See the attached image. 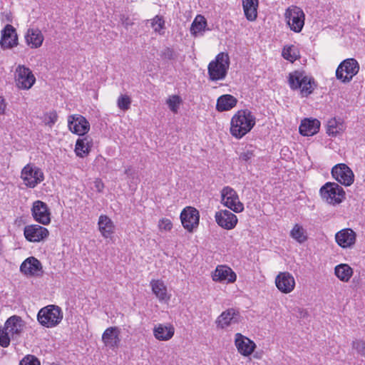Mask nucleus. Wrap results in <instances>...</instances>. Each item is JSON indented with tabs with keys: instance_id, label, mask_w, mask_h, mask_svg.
<instances>
[{
	"instance_id": "1",
	"label": "nucleus",
	"mask_w": 365,
	"mask_h": 365,
	"mask_svg": "<svg viewBox=\"0 0 365 365\" xmlns=\"http://www.w3.org/2000/svg\"><path fill=\"white\" fill-rule=\"evenodd\" d=\"M255 125V117L248 109L238 110L232 118L230 133L237 139L249 133Z\"/></svg>"
},
{
	"instance_id": "2",
	"label": "nucleus",
	"mask_w": 365,
	"mask_h": 365,
	"mask_svg": "<svg viewBox=\"0 0 365 365\" xmlns=\"http://www.w3.org/2000/svg\"><path fill=\"white\" fill-rule=\"evenodd\" d=\"M25 327V322L21 317L14 315L10 317L5 322L4 326H0V345L8 347L10 341H17Z\"/></svg>"
},
{
	"instance_id": "3",
	"label": "nucleus",
	"mask_w": 365,
	"mask_h": 365,
	"mask_svg": "<svg viewBox=\"0 0 365 365\" xmlns=\"http://www.w3.org/2000/svg\"><path fill=\"white\" fill-rule=\"evenodd\" d=\"M288 82L292 90L300 89L302 97H307L314 91V80L303 71H295L289 75Z\"/></svg>"
},
{
	"instance_id": "4",
	"label": "nucleus",
	"mask_w": 365,
	"mask_h": 365,
	"mask_svg": "<svg viewBox=\"0 0 365 365\" xmlns=\"http://www.w3.org/2000/svg\"><path fill=\"white\" fill-rule=\"evenodd\" d=\"M230 66V58L227 53H218L215 60L212 61L208 66L209 78L212 81H217L225 78Z\"/></svg>"
},
{
	"instance_id": "5",
	"label": "nucleus",
	"mask_w": 365,
	"mask_h": 365,
	"mask_svg": "<svg viewBox=\"0 0 365 365\" xmlns=\"http://www.w3.org/2000/svg\"><path fill=\"white\" fill-rule=\"evenodd\" d=\"M37 319L42 326L48 328L53 327L61 322L63 312L58 306L48 305L39 310Z\"/></svg>"
},
{
	"instance_id": "6",
	"label": "nucleus",
	"mask_w": 365,
	"mask_h": 365,
	"mask_svg": "<svg viewBox=\"0 0 365 365\" xmlns=\"http://www.w3.org/2000/svg\"><path fill=\"white\" fill-rule=\"evenodd\" d=\"M359 64L354 58H347L343 61L336 71L337 79L343 83H348L358 73Z\"/></svg>"
},
{
	"instance_id": "7",
	"label": "nucleus",
	"mask_w": 365,
	"mask_h": 365,
	"mask_svg": "<svg viewBox=\"0 0 365 365\" xmlns=\"http://www.w3.org/2000/svg\"><path fill=\"white\" fill-rule=\"evenodd\" d=\"M21 179L26 187L34 188L44 180V175L40 168L32 164H27L21 170Z\"/></svg>"
},
{
	"instance_id": "8",
	"label": "nucleus",
	"mask_w": 365,
	"mask_h": 365,
	"mask_svg": "<svg viewBox=\"0 0 365 365\" xmlns=\"http://www.w3.org/2000/svg\"><path fill=\"white\" fill-rule=\"evenodd\" d=\"M322 197L329 204H338L342 201L345 192L343 188L335 182H327L320 189Z\"/></svg>"
},
{
	"instance_id": "9",
	"label": "nucleus",
	"mask_w": 365,
	"mask_h": 365,
	"mask_svg": "<svg viewBox=\"0 0 365 365\" xmlns=\"http://www.w3.org/2000/svg\"><path fill=\"white\" fill-rule=\"evenodd\" d=\"M221 202L235 212H241L244 210L237 192L229 186L223 187L221 191Z\"/></svg>"
},
{
	"instance_id": "10",
	"label": "nucleus",
	"mask_w": 365,
	"mask_h": 365,
	"mask_svg": "<svg viewBox=\"0 0 365 365\" xmlns=\"http://www.w3.org/2000/svg\"><path fill=\"white\" fill-rule=\"evenodd\" d=\"M285 17L290 29L294 32H300L304 24V14L297 7L292 6L287 9Z\"/></svg>"
},
{
	"instance_id": "11",
	"label": "nucleus",
	"mask_w": 365,
	"mask_h": 365,
	"mask_svg": "<svg viewBox=\"0 0 365 365\" xmlns=\"http://www.w3.org/2000/svg\"><path fill=\"white\" fill-rule=\"evenodd\" d=\"M332 177L341 185H351L354 182L352 170L344 163L337 164L331 170Z\"/></svg>"
},
{
	"instance_id": "12",
	"label": "nucleus",
	"mask_w": 365,
	"mask_h": 365,
	"mask_svg": "<svg viewBox=\"0 0 365 365\" xmlns=\"http://www.w3.org/2000/svg\"><path fill=\"white\" fill-rule=\"evenodd\" d=\"M31 214L34 219L42 225H46L51 222L50 210L47 204L41 200L34 202Z\"/></svg>"
},
{
	"instance_id": "13",
	"label": "nucleus",
	"mask_w": 365,
	"mask_h": 365,
	"mask_svg": "<svg viewBox=\"0 0 365 365\" xmlns=\"http://www.w3.org/2000/svg\"><path fill=\"white\" fill-rule=\"evenodd\" d=\"M16 83L19 88L29 89L36 81L31 71L24 66H19L16 70Z\"/></svg>"
},
{
	"instance_id": "14",
	"label": "nucleus",
	"mask_w": 365,
	"mask_h": 365,
	"mask_svg": "<svg viewBox=\"0 0 365 365\" xmlns=\"http://www.w3.org/2000/svg\"><path fill=\"white\" fill-rule=\"evenodd\" d=\"M199 212L193 207L185 208L180 214V220L182 226L189 232L197 227L199 224Z\"/></svg>"
},
{
	"instance_id": "15",
	"label": "nucleus",
	"mask_w": 365,
	"mask_h": 365,
	"mask_svg": "<svg viewBox=\"0 0 365 365\" xmlns=\"http://www.w3.org/2000/svg\"><path fill=\"white\" fill-rule=\"evenodd\" d=\"M69 130L78 135H83L88 132L90 124L88 121L81 115H71L68 119Z\"/></svg>"
},
{
	"instance_id": "16",
	"label": "nucleus",
	"mask_w": 365,
	"mask_h": 365,
	"mask_svg": "<svg viewBox=\"0 0 365 365\" xmlns=\"http://www.w3.org/2000/svg\"><path fill=\"white\" fill-rule=\"evenodd\" d=\"M277 289L284 294L292 292L295 287V280L292 274L287 272H279L275 279Z\"/></svg>"
},
{
	"instance_id": "17",
	"label": "nucleus",
	"mask_w": 365,
	"mask_h": 365,
	"mask_svg": "<svg viewBox=\"0 0 365 365\" xmlns=\"http://www.w3.org/2000/svg\"><path fill=\"white\" fill-rule=\"evenodd\" d=\"M48 235V230L38 225H27L24 227V236L29 242H40Z\"/></svg>"
},
{
	"instance_id": "18",
	"label": "nucleus",
	"mask_w": 365,
	"mask_h": 365,
	"mask_svg": "<svg viewBox=\"0 0 365 365\" xmlns=\"http://www.w3.org/2000/svg\"><path fill=\"white\" fill-rule=\"evenodd\" d=\"M17 44L18 36L16 29L11 24L6 25L1 31V47L3 49L11 48Z\"/></svg>"
},
{
	"instance_id": "19",
	"label": "nucleus",
	"mask_w": 365,
	"mask_h": 365,
	"mask_svg": "<svg viewBox=\"0 0 365 365\" xmlns=\"http://www.w3.org/2000/svg\"><path fill=\"white\" fill-rule=\"evenodd\" d=\"M120 334V331L118 327H108L102 335V341L106 346L115 350L119 347L121 341Z\"/></svg>"
},
{
	"instance_id": "20",
	"label": "nucleus",
	"mask_w": 365,
	"mask_h": 365,
	"mask_svg": "<svg viewBox=\"0 0 365 365\" xmlns=\"http://www.w3.org/2000/svg\"><path fill=\"white\" fill-rule=\"evenodd\" d=\"M215 218L217 225L225 230L233 229L237 223V216L227 210L217 212Z\"/></svg>"
},
{
	"instance_id": "21",
	"label": "nucleus",
	"mask_w": 365,
	"mask_h": 365,
	"mask_svg": "<svg viewBox=\"0 0 365 365\" xmlns=\"http://www.w3.org/2000/svg\"><path fill=\"white\" fill-rule=\"evenodd\" d=\"M236 278V274L226 265H218L212 274V279L218 282L233 283Z\"/></svg>"
},
{
	"instance_id": "22",
	"label": "nucleus",
	"mask_w": 365,
	"mask_h": 365,
	"mask_svg": "<svg viewBox=\"0 0 365 365\" xmlns=\"http://www.w3.org/2000/svg\"><path fill=\"white\" fill-rule=\"evenodd\" d=\"M235 344L239 353L245 356L251 355L256 347L253 341L240 333H237L235 334Z\"/></svg>"
},
{
	"instance_id": "23",
	"label": "nucleus",
	"mask_w": 365,
	"mask_h": 365,
	"mask_svg": "<svg viewBox=\"0 0 365 365\" xmlns=\"http://www.w3.org/2000/svg\"><path fill=\"white\" fill-rule=\"evenodd\" d=\"M356 235L351 228L343 229L335 235L336 243L342 248L352 247L356 242Z\"/></svg>"
},
{
	"instance_id": "24",
	"label": "nucleus",
	"mask_w": 365,
	"mask_h": 365,
	"mask_svg": "<svg viewBox=\"0 0 365 365\" xmlns=\"http://www.w3.org/2000/svg\"><path fill=\"white\" fill-rule=\"evenodd\" d=\"M42 266L37 259L31 257L24 260L20 266V271L27 275H38L41 271Z\"/></svg>"
},
{
	"instance_id": "25",
	"label": "nucleus",
	"mask_w": 365,
	"mask_h": 365,
	"mask_svg": "<svg viewBox=\"0 0 365 365\" xmlns=\"http://www.w3.org/2000/svg\"><path fill=\"white\" fill-rule=\"evenodd\" d=\"M239 314L233 309L223 312L217 319L216 323L219 328L225 329L227 327L238 322Z\"/></svg>"
},
{
	"instance_id": "26",
	"label": "nucleus",
	"mask_w": 365,
	"mask_h": 365,
	"mask_svg": "<svg viewBox=\"0 0 365 365\" xmlns=\"http://www.w3.org/2000/svg\"><path fill=\"white\" fill-rule=\"evenodd\" d=\"M320 128V122L317 119L305 118L299 125V133L304 136H311L316 134Z\"/></svg>"
},
{
	"instance_id": "27",
	"label": "nucleus",
	"mask_w": 365,
	"mask_h": 365,
	"mask_svg": "<svg viewBox=\"0 0 365 365\" xmlns=\"http://www.w3.org/2000/svg\"><path fill=\"white\" fill-rule=\"evenodd\" d=\"M26 43L32 48H39L43 41V36L38 29H29L25 36Z\"/></svg>"
},
{
	"instance_id": "28",
	"label": "nucleus",
	"mask_w": 365,
	"mask_h": 365,
	"mask_svg": "<svg viewBox=\"0 0 365 365\" xmlns=\"http://www.w3.org/2000/svg\"><path fill=\"white\" fill-rule=\"evenodd\" d=\"M175 329L171 325L157 324L153 329L155 337L160 341H167L173 337Z\"/></svg>"
},
{
	"instance_id": "29",
	"label": "nucleus",
	"mask_w": 365,
	"mask_h": 365,
	"mask_svg": "<svg viewBox=\"0 0 365 365\" xmlns=\"http://www.w3.org/2000/svg\"><path fill=\"white\" fill-rule=\"evenodd\" d=\"M259 0H242L245 16L248 21H253L257 16Z\"/></svg>"
},
{
	"instance_id": "30",
	"label": "nucleus",
	"mask_w": 365,
	"mask_h": 365,
	"mask_svg": "<svg viewBox=\"0 0 365 365\" xmlns=\"http://www.w3.org/2000/svg\"><path fill=\"white\" fill-rule=\"evenodd\" d=\"M237 103L235 97L230 94L220 96L217 101L216 108L218 111H226L233 108Z\"/></svg>"
},
{
	"instance_id": "31",
	"label": "nucleus",
	"mask_w": 365,
	"mask_h": 365,
	"mask_svg": "<svg viewBox=\"0 0 365 365\" xmlns=\"http://www.w3.org/2000/svg\"><path fill=\"white\" fill-rule=\"evenodd\" d=\"M98 224L99 230L105 238L110 237L114 232L113 222L107 215H101Z\"/></svg>"
},
{
	"instance_id": "32",
	"label": "nucleus",
	"mask_w": 365,
	"mask_h": 365,
	"mask_svg": "<svg viewBox=\"0 0 365 365\" xmlns=\"http://www.w3.org/2000/svg\"><path fill=\"white\" fill-rule=\"evenodd\" d=\"M150 286L153 294L160 301L169 299L167 294V287L163 281L153 279L150 281Z\"/></svg>"
},
{
	"instance_id": "33",
	"label": "nucleus",
	"mask_w": 365,
	"mask_h": 365,
	"mask_svg": "<svg viewBox=\"0 0 365 365\" xmlns=\"http://www.w3.org/2000/svg\"><path fill=\"white\" fill-rule=\"evenodd\" d=\"M353 273V269L347 264H339L334 268V274L340 281L344 282H348Z\"/></svg>"
},
{
	"instance_id": "34",
	"label": "nucleus",
	"mask_w": 365,
	"mask_h": 365,
	"mask_svg": "<svg viewBox=\"0 0 365 365\" xmlns=\"http://www.w3.org/2000/svg\"><path fill=\"white\" fill-rule=\"evenodd\" d=\"M89 140L87 137L79 138L76 143L75 152L76 155L83 158L89 152Z\"/></svg>"
},
{
	"instance_id": "35",
	"label": "nucleus",
	"mask_w": 365,
	"mask_h": 365,
	"mask_svg": "<svg viewBox=\"0 0 365 365\" xmlns=\"http://www.w3.org/2000/svg\"><path fill=\"white\" fill-rule=\"evenodd\" d=\"M206 25L207 21L204 16L197 15L191 25L190 33L196 36L198 34L205 31Z\"/></svg>"
},
{
	"instance_id": "36",
	"label": "nucleus",
	"mask_w": 365,
	"mask_h": 365,
	"mask_svg": "<svg viewBox=\"0 0 365 365\" xmlns=\"http://www.w3.org/2000/svg\"><path fill=\"white\" fill-rule=\"evenodd\" d=\"M290 236L300 244L307 240V231L299 224L294 225L290 232Z\"/></svg>"
},
{
	"instance_id": "37",
	"label": "nucleus",
	"mask_w": 365,
	"mask_h": 365,
	"mask_svg": "<svg viewBox=\"0 0 365 365\" xmlns=\"http://www.w3.org/2000/svg\"><path fill=\"white\" fill-rule=\"evenodd\" d=\"M344 130V125L341 123L336 120V118H332L328 120L327 133L330 136H336Z\"/></svg>"
},
{
	"instance_id": "38",
	"label": "nucleus",
	"mask_w": 365,
	"mask_h": 365,
	"mask_svg": "<svg viewBox=\"0 0 365 365\" xmlns=\"http://www.w3.org/2000/svg\"><path fill=\"white\" fill-rule=\"evenodd\" d=\"M282 56L290 62H294L299 57V51L297 48L293 45L284 47L282 50Z\"/></svg>"
},
{
	"instance_id": "39",
	"label": "nucleus",
	"mask_w": 365,
	"mask_h": 365,
	"mask_svg": "<svg viewBox=\"0 0 365 365\" xmlns=\"http://www.w3.org/2000/svg\"><path fill=\"white\" fill-rule=\"evenodd\" d=\"M132 101L129 96L120 94L117 100V106L122 110H128L130 108Z\"/></svg>"
},
{
	"instance_id": "40",
	"label": "nucleus",
	"mask_w": 365,
	"mask_h": 365,
	"mask_svg": "<svg viewBox=\"0 0 365 365\" xmlns=\"http://www.w3.org/2000/svg\"><path fill=\"white\" fill-rule=\"evenodd\" d=\"M166 102L170 110L176 113L180 103H182V99L179 96L173 95L170 96Z\"/></svg>"
},
{
	"instance_id": "41",
	"label": "nucleus",
	"mask_w": 365,
	"mask_h": 365,
	"mask_svg": "<svg viewBox=\"0 0 365 365\" xmlns=\"http://www.w3.org/2000/svg\"><path fill=\"white\" fill-rule=\"evenodd\" d=\"M58 115L56 111L46 113L43 116V122L45 125L51 128L57 121Z\"/></svg>"
},
{
	"instance_id": "42",
	"label": "nucleus",
	"mask_w": 365,
	"mask_h": 365,
	"mask_svg": "<svg viewBox=\"0 0 365 365\" xmlns=\"http://www.w3.org/2000/svg\"><path fill=\"white\" fill-rule=\"evenodd\" d=\"M19 365H41V364L37 357L29 354L23 358Z\"/></svg>"
},
{
	"instance_id": "43",
	"label": "nucleus",
	"mask_w": 365,
	"mask_h": 365,
	"mask_svg": "<svg viewBox=\"0 0 365 365\" xmlns=\"http://www.w3.org/2000/svg\"><path fill=\"white\" fill-rule=\"evenodd\" d=\"M161 57L167 60H175L177 58V53L170 48H165L161 51Z\"/></svg>"
},
{
	"instance_id": "44",
	"label": "nucleus",
	"mask_w": 365,
	"mask_h": 365,
	"mask_svg": "<svg viewBox=\"0 0 365 365\" xmlns=\"http://www.w3.org/2000/svg\"><path fill=\"white\" fill-rule=\"evenodd\" d=\"M165 21L163 17L159 16H155L152 19L151 26L155 30V31H160L164 26Z\"/></svg>"
},
{
	"instance_id": "45",
	"label": "nucleus",
	"mask_w": 365,
	"mask_h": 365,
	"mask_svg": "<svg viewBox=\"0 0 365 365\" xmlns=\"http://www.w3.org/2000/svg\"><path fill=\"white\" fill-rule=\"evenodd\" d=\"M353 349H356L357 353L365 356V342L362 340H355L352 342Z\"/></svg>"
},
{
	"instance_id": "46",
	"label": "nucleus",
	"mask_w": 365,
	"mask_h": 365,
	"mask_svg": "<svg viewBox=\"0 0 365 365\" xmlns=\"http://www.w3.org/2000/svg\"><path fill=\"white\" fill-rule=\"evenodd\" d=\"M254 156V150L247 149L240 155V159L245 162H249Z\"/></svg>"
},
{
	"instance_id": "47",
	"label": "nucleus",
	"mask_w": 365,
	"mask_h": 365,
	"mask_svg": "<svg viewBox=\"0 0 365 365\" xmlns=\"http://www.w3.org/2000/svg\"><path fill=\"white\" fill-rule=\"evenodd\" d=\"M125 174L127 175L128 178L133 180L135 182L138 181V173L137 171L131 168V166L128 167L125 171Z\"/></svg>"
},
{
	"instance_id": "48",
	"label": "nucleus",
	"mask_w": 365,
	"mask_h": 365,
	"mask_svg": "<svg viewBox=\"0 0 365 365\" xmlns=\"http://www.w3.org/2000/svg\"><path fill=\"white\" fill-rule=\"evenodd\" d=\"M172 222L169 219L163 218L159 221L158 227L160 230L169 231L172 228Z\"/></svg>"
},
{
	"instance_id": "49",
	"label": "nucleus",
	"mask_w": 365,
	"mask_h": 365,
	"mask_svg": "<svg viewBox=\"0 0 365 365\" xmlns=\"http://www.w3.org/2000/svg\"><path fill=\"white\" fill-rule=\"evenodd\" d=\"M120 21L122 24V25L126 29H128V26H132L133 24L131 19L125 14H120Z\"/></svg>"
},
{
	"instance_id": "50",
	"label": "nucleus",
	"mask_w": 365,
	"mask_h": 365,
	"mask_svg": "<svg viewBox=\"0 0 365 365\" xmlns=\"http://www.w3.org/2000/svg\"><path fill=\"white\" fill-rule=\"evenodd\" d=\"M94 188L98 192H102L104 188V183L100 178H96L94 182Z\"/></svg>"
},
{
	"instance_id": "51",
	"label": "nucleus",
	"mask_w": 365,
	"mask_h": 365,
	"mask_svg": "<svg viewBox=\"0 0 365 365\" xmlns=\"http://www.w3.org/2000/svg\"><path fill=\"white\" fill-rule=\"evenodd\" d=\"M6 106L5 99L0 96V114H3L4 113Z\"/></svg>"
},
{
	"instance_id": "52",
	"label": "nucleus",
	"mask_w": 365,
	"mask_h": 365,
	"mask_svg": "<svg viewBox=\"0 0 365 365\" xmlns=\"http://www.w3.org/2000/svg\"><path fill=\"white\" fill-rule=\"evenodd\" d=\"M298 310L300 318H306L308 317V312L306 309L299 308Z\"/></svg>"
},
{
	"instance_id": "53",
	"label": "nucleus",
	"mask_w": 365,
	"mask_h": 365,
	"mask_svg": "<svg viewBox=\"0 0 365 365\" xmlns=\"http://www.w3.org/2000/svg\"><path fill=\"white\" fill-rule=\"evenodd\" d=\"M359 281H360V279L358 277H354L353 279H352V286L354 288H357L358 286H359Z\"/></svg>"
}]
</instances>
